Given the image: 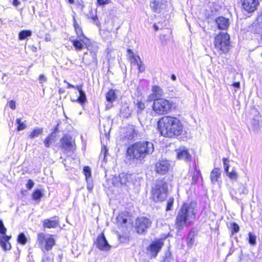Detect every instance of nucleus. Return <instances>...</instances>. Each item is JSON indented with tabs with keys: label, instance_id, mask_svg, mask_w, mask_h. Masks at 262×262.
I'll return each mask as SVG.
<instances>
[{
	"label": "nucleus",
	"instance_id": "f257e3e1",
	"mask_svg": "<svg viewBox=\"0 0 262 262\" xmlns=\"http://www.w3.org/2000/svg\"><path fill=\"white\" fill-rule=\"evenodd\" d=\"M158 127L162 136L169 138L180 135L183 128L181 121L176 117L171 116L162 117L158 121Z\"/></svg>",
	"mask_w": 262,
	"mask_h": 262
},
{
	"label": "nucleus",
	"instance_id": "2f4dec72",
	"mask_svg": "<svg viewBox=\"0 0 262 262\" xmlns=\"http://www.w3.org/2000/svg\"><path fill=\"white\" fill-rule=\"evenodd\" d=\"M31 35L32 32L30 30H24L19 33L18 38L20 40H24Z\"/></svg>",
	"mask_w": 262,
	"mask_h": 262
},
{
	"label": "nucleus",
	"instance_id": "3c124183",
	"mask_svg": "<svg viewBox=\"0 0 262 262\" xmlns=\"http://www.w3.org/2000/svg\"><path fill=\"white\" fill-rule=\"evenodd\" d=\"M86 182H87V188L90 191H91L93 188V185L91 179H89L88 180H86Z\"/></svg>",
	"mask_w": 262,
	"mask_h": 262
},
{
	"label": "nucleus",
	"instance_id": "603ef678",
	"mask_svg": "<svg viewBox=\"0 0 262 262\" xmlns=\"http://www.w3.org/2000/svg\"><path fill=\"white\" fill-rule=\"evenodd\" d=\"M171 253H167L163 260L161 262H171Z\"/></svg>",
	"mask_w": 262,
	"mask_h": 262
},
{
	"label": "nucleus",
	"instance_id": "4d7b16f0",
	"mask_svg": "<svg viewBox=\"0 0 262 262\" xmlns=\"http://www.w3.org/2000/svg\"><path fill=\"white\" fill-rule=\"evenodd\" d=\"M39 82L40 83H42L44 82H46L47 81V78L45 77L43 75H40L38 79Z\"/></svg>",
	"mask_w": 262,
	"mask_h": 262
},
{
	"label": "nucleus",
	"instance_id": "20e7f679",
	"mask_svg": "<svg viewBox=\"0 0 262 262\" xmlns=\"http://www.w3.org/2000/svg\"><path fill=\"white\" fill-rule=\"evenodd\" d=\"M82 41L84 45L86 46L89 53L92 55V58H89V53L85 52L82 59L83 62L88 65L94 63L95 66H97L98 63L97 54L99 49L98 45L96 42H91L88 38H85V40H82Z\"/></svg>",
	"mask_w": 262,
	"mask_h": 262
},
{
	"label": "nucleus",
	"instance_id": "4468645a",
	"mask_svg": "<svg viewBox=\"0 0 262 262\" xmlns=\"http://www.w3.org/2000/svg\"><path fill=\"white\" fill-rule=\"evenodd\" d=\"M96 244L97 247L102 251H107L111 248L103 234L97 237Z\"/></svg>",
	"mask_w": 262,
	"mask_h": 262
},
{
	"label": "nucleus",
	"instance_id": "9d476101",
	"mask_svg": "<svg viewBox=\"0 0 262 262\" xmlns=\"http://www.w3.org/2000/svg\"><path fill=\"white\" fill-rule=\"evenodd\" d=\"M170 167V163L166 160H159L155 165V170L160 174H166Z\"/></svg>",
	"mask_w": 262,
	"mask_h": 262
},
{
	"label": "nucleus",
	"instance_id": "ddd939ff",
	"mask_svg": "<svg viewBox=\"0 0 262 262\" xmlns=\"http://www.w3.org/2000/svg\"><path fill=\"white\" fill-rule=\"evenodd\" d=\"M61 147L64 150L70 151L73 148V139L72 138L68 135H64L60 139Z\"/></svg>",
	"mask_w": 262,
	"mask_h": 262
},
{
	"label": "nucleus",
	"instance_id": "4c0bfd02",
	"mask_svg": "<svg viewBox=\"0 0 262 262\" xmlns=\"http://www.w3.org/2000/svg\"><path fill=\"white\" fill-rule=\"evenodd\" d=\"M16 123L18 125L17 127V130L18 131L22 130L26 128V124L22 122L20 118L16 119Z\"/></svg>",
	"mask_w": 262,
	"mask_h": 262
},
{
	"label": "nucleus",
	"instance_id": "423d86ee",
	"mask_svg": "<svg viewBox=\"0 0 262 262\" xmlns=\"http://www.w3.org/2000/svg\"><path fill=\"white\" fill-rule=\"evenodd\" d=\"M168 185L163 180H159L152 189V196L155 202H162L167 196Z\"/></svg>",
	"mask_w": 262,
	"mask_h": 262
},
{
	"label": "nucleus",
	"instance_id": "7ed1b4c3",
	"mask_svg": "<svg viewBox=\"0 0 262 262\" xmlns=\"http://www.w3.org/2000/svg\"><path fill=\"white\" fill-rule=\"evenodd\" d=\"M154 150V147L151 142L140 141L128 147L127 154L134 159L142 161L147 155L151 154Z\"/></svg>",
	"mask_w": 262,
	"mask_h": 262
},
{
	"label": "nucleus",
	"instance_id": "338daca9",
	"mask_svg": "<svg viewBox=\"0 0 262 262\" xmlns=\"http://www.w3.org/2000/svg\"><path fill=\"white\" fill-rule=\"evenodd\" d=\"M127 51L129 55H132V56H133L134 53L131 49H128Z\"/></svg>",
	"mask_w": 262,
	"mask_h": 262
},
{
	"label": "nucleus",
	"instance_id": "f03ea898",
	"mask_svg": "<svg viewBox=\"0 0 262 262\" xmlns=\"http://www.w3.org/2000/svg\"><path fill=\"white\" fill-rule=\"evenodd\" d=\"M195 203H184L178 212L176 219V228L180 231L185 226L188 227L192 223L196 213Z\"/></svg>",
	"mask_w": 262,
	"mask_h": 262
},
{
	"label": "nucleus",
	"instance_id": "ea45409f",
	"mask_svg": "<svg viewBox=\"0 0 262 262\" xmlns=\"http://www.w3.org/2000/svg\"><path fill=\"white\" fill-rule=\"evenodd\" d=\"M230 229L231 235H233L239 231V227L236 223H232L230 224Z\"/></svg>",
	"mask_w": 262,
	"mask_h": 262
},
{
	"label": "nucleus",
	"instance_id": "f8f14e48",
	"mask_svg": "<svg viewBox=\"0 0 262 262\" xmlns=\"http://www.w3.org/2000/svg\"><path fill=\"white\" fill-rule=\"evenodd\" d=\"M163 246V243L160 240L156 241L150 244L147 250L152 257H155Z\"/></svg>",
	"mask_w": 262,
	"mask_h": 262
},
{
	"label": "nucleus",
	"instance_id": "6e6552de",
	"mask_svg": "<svg viewBox=\"0 0 262 262\" xmlns=\"http://www.w3.org/2000/svg\"><path fill=\"white\" fill-rule=\"evenodd\" d=\"M37 243L41 250L45 252V251L52 250L55 245V240L53 235L39 233L37 234Z\"/></svg>",
	"mask_w": 262,
	"mask_h": 262
},
{
	"label": "nucleus",
	"instance_id": "c9c22d12",
	"mask_svg": "<svg viewBox=\"0 0 262 262\" xmlns=\"http://www.w3.org/2000/svg\"><path fill=\"white\" fill-rule=\"evenodd\" d=\"M17 242L23 245H25L27 242V238L24 233L19 234L17 237Z\"/></svg>",
	"mask_w": 262,
	"mask_h": 262
},
{
	"label": "nucleus",
	"instance_id": "5701e85b",
	"mask_svg": "<svg viewBox=\"0 0 262 262\" xmlns=\"http://www.w3.org/2000/svg\"><path fill=\"white\" fill-rule=\"evenodd\" d=\"M58 225V221L56 220L46 219L43 222V226L46 228H54Z\"/></svg>",
	"mask_w": 262,
	"mask_h": 262
},
{
	"label": "nucleus",
	"instance_id": "2eb2a0df",
	"mask_svg": "<svg viewBox=\"0 0 262 262\" xmlns=\"http://www.w3.org/2000/svg\"><path fill=\"white\" fill-rule=\"evenodd\" d=\"M166 3L165 0H152L150 7L155 11L160 12L166 8Z\"/></svg>",
	"mask_w": 262,
	"mask_h": 262
},
{
	"label": "nucleus",
	"instance_id": "864d4df0",
	"mask_svg": "<svg viewBox=\"0 0 262 262\" xmlns=\"http://www.w3.org/2000/svg\"><path fill=\"white\" fill-rule=\"evenodd\" d=\"M34 185V183L33 181L32 180L29 179L28 181L27 184L26 185V187L29 190H30L33 188Z\"/></svg>",
	"mask_w": 262,
	"mask_h": 262
},
{
	"label": "nucleus",
	"instance_id": "6e6d98bb",
	"mask_svg": "<svg viewBox=\"0 0 262 262\" xmlns=\"http://www.w3.org/2000/svg\"><path fill=\"white\" fill-rule=\"evenodd\" d=\"M9 105L12 110H15L16 108L15 102L13 100H11L9 102Z\"/></svg>",
	"mask_w": 262,
	"mask_h": 262
},
{
	"label": "nucleus",
	"instance_id": "bf43d9fd",
	"mask_svg": "<svg viewBox=\"0 0 262 262\" xmlns=\"http://www.w3.org/2000/svg\"><path fill=\"white\" fill-rule=\"evenodd\" d=\"M12 4L14 6L17 7L19 5L20 2L18 0H13Z\"/></svg>",
	"mask_w": 262,
	"mask_h": 262
},
{
	"label": "nucleus",
	"instance_id": "0eeeda50",
	"mask_svg": "<svg viewBox=\"0 0 262 262\" xmlns=\"http://www.w3.org/2000/svg\"><path fill=\"white\" fill-rule=\"evenodd\" d=\"M214 44L220 54L227 53L231 47L230 36L227 33H220L214 38Z\"/></svg>",
	"mask_w": 262,
	"mask_h": 262
},
{
	"label": "nucleus",
	"instance_id": "58836bf2",
	"mask_svg": "<svg viewBox=\"0 0 262 262\" xmlns=\"http://www.w3.org/2000/svg\"><path fill=\"white\" fill-rule=\"evenodd\" d=\"M77 35L78 37L79 38L80 40H85V38H86L83 34L82 29L80 27H76V29H75Z\"/></svg>",
	"mask_w": 262,
	"mask_h": 262
},
{
	"label": "nucleus",
	"instance_id": "72a5a7b5",
	"mask_svg": "<svg viewBox=\"0 0 262 262\" xmlns=\"http://www.w3.org/2000/svg\"><path fill=\"white\" fill-rule=\"evenodd\" d=\"M43 193L40 189H36L32 194V198L35 201H39Z\"/></svg>",
	"mask_w": 262,
	"mask_h": 262
},
{
	"label": "nucleus",
	"instance_id": "f704fd0d",
	"mask_svg": "<svg viewBox=\"0 0 262 262\" xmlns=\"http://www.w3.org/2000/svg\"><path fill=\"white\" fill-rule=\"evenodd\" d=\"M226 174L232 180L236 181L238 178L237 173L234 168L231 171H229L228 172H227Z\"/></svg>",
	"mask_w": 262,
	"mask_h": 262
},
{
	"label": "nucleus",
	"instance_id": "49530a36",
	"mask_svg": "<svg viewBox=\"0 0 262 262\" xmlns=\"http://www.w3.org/2000/svg\"><path fill=\"white\" fill-rule=\"evenodd\" d=\"M223 163H224V170L226 173L227 172H228V171H229V161L226 158H223Z\"/></svg>",
	"mask_w": 262,
	"mask_h": 262
},
{
	"label": "nucleus",
	"instance_id": "aec40b11",
	"mask_svg": "<svg viewBox=\"0 0 262 262\" xmlns=\"http://www.w3.org/2000/svg\"><path fill=\"white\" fill-rule=\"evenodd\" d=\"M134 178L135 177L132 174L121 173L118 178L121 185H126L127 183H132Z\"/></svg>",
	"mask_w": 262,
	"mask_h": 262
},
{
	"label": "nucleus",
	"instance_id": "a211bd4d",
	"mask_svg": "<svg viewBox=\"0 0 262 262\" xmlns=\"http://www.w3.org/2000/svg\"><path fill=\"white\" fill-rule=\"evenodd\" d=\"M177 158L186 162H189L191 160V156L188 150L185 148L179 149L177 150Z\"/></svg>",
	"mask_w": 262,
	"mask_h": 262
},
{
	"label": "nucleus",
	"instance_id": "0e129e2a",
	"mask_svg": "<svg viewBox=\"0 0 262 262\" xmlns=\"http://www.w3.org/2000/svg\"><path fill=\"white\" fill-rule=\"evenodd\" d=\"M91 18L94 21H96L98 20V18L96 15H93L91 16Z\"/></svg>",
	"mask_w": 262,
	"mask_h": 262
},
{
	"label": "nucleus",
	"instance_id": "bb28decb",
	"mask_svg": "<svg viewBox=\"0 0 262 262\" xmlns=\"http://www.w3.org/2000/svg\"><path fill=\"white\" fill-rule=\"evenodd\" d=\"M131 114V111L127 105H122L120 108V115L123 118H128Z\"/></svg>",
	"mask_w": 262,
	"mask_h": 262
},
{
	"label": "nucleus",
	"instance_id": "cd10ccee",
	"mask_svg": "<svg viewBox=\"0 0 262 262\" xmlns=\"http://www.w3.org/2000/svg\"><path fill=\"white\" fill-rule=\"evenodd\" d=\"M201 176V171L195 165L194 167V171L192 177V184H196L198 183V180Z\"/></svg>",
	"mask_w": 262,
	"mask_h": 262
},
{
	"label": "nucleus",
	"instance_id": "39448f33",
	"mask_svg": "<svg viewBox=\"0 0 262 262\" xmlns=\"http://www.w3.org/2000/svg\"><path fill=\"white\" fill-rule=\"evenodd\" d=\"M172 101L163 98H157L154 100L152 110L158 115H164L169 113L173 107Z\"/></svg>",
	"mask_w": 262,
	"mask_h": 262
},
{
	"label": "nucleus",
	"instance_id": "052dcab7",
	"mask_svg": "<svg viewBox=\"0 0 262 262\" xmlns=\"http://www.w3.org/2000/svg\"><path fill=\"white\" fill-rule=\"evenodd\" d=\"M113 102H108L106 104V108L107 110H110L113 106Z\"/></svg>",
	"mask_w": 262,
	"mask_h": 262
},
{
	"label": "nucleus",
	"instance_id": "4be33fe9",
	"mask_svg": "<svg viewBox=\"0 0 262 262\" xmlns=\"http://www.w3.org/2000/svg\"><path fill=\"white\" fill-rule=\"evenodd\" d=\"M152 94L151 97L154 100L157 98H161L163 95V90L159 86L155 85L152 88Z\"/></svg>",
	"mask_w": 262,
	"mask_h": 262
},
{
	"label": "nucleus",
	"instance_id": "412c9836",
	"mask_svg": "<svg viewBox=\"0 0 262 262\" xmlns=\"http://www.w3.org/2000/svg\"><path fill=\"white\" fill-rule=\"evenodd\" d=\"M198 232L194 228L191 229L186 238V244L187 247H191L195 241V237L197 235Z\"/></svg>",
	"mask_w": 262,
	"mask_h": 262
},
{
	"label": "nucleus",
	"instance_id": "79ce46f5",
	"mask_svg": "<svg viewBox=\"0 0 262 262\" xmlns=\"http://www.w3.org/2000/svg\"><path fill=\"white\" fill-rule=\"evenodd\" d=\"M83 173L85 175L86 180L91 179V170L89 166H84L83 169Z\"/></svg>",
	"mask_w": 262,
	"mask_h": 262
},
{
	"label": "nucleus",
	"instance_id": "e2e57ef3",
	"mask_svg": "<svg viewBox=\"0 0 262 262\" xmlns=\"http://www.w3.org/2000/svg\"><path fill=\"white\" fill-rule=\"evenodd\" d=\"M232 85L233 87H234L235 88H239L240 86V83L239 82H234L232 84Z\"/></svg>",
	"mask_w": 262,
	"mask_h": 262
},
{
	"label": "nucleus",
	"instance_id": "393cba45",
	"mask_svg": "<svg viewBox=\"0 0 262 262\" xmlns=\"http://www.w3.org/2000/svg\"><path fill=\"white\" fill-rule=\"evenodd\" d=\"M136 135H137V133L135 129L134 126H130L128 128L124 137L128 140H131L134 138Z\"/></svg>",
	"mask_w": 262,
	"mask_h": 262
},
{
	"label": "nucleus",
	"instance_id": "c03bdc74",
	"mask_svg": "<svg viewBox=\"0 0 262 262\" xmlns=\"http://www.w3.org/2000/svg\"><path fill=\"white\" fill-rule=\"evenodd\" d=\"M137 58L139 60H140L139 56H137ZM135 60L137 62V64L138 66V68L139 70L140 71V72H143L145 70V67H144V65L143 64L141 60H140L139 62H138L136 59H135Z\"/></svg>",
	"mask_w": 262,
	"mask_h": 262
},
{
	"label": "nucleus",
	"instance_id": "b1692460",
	"mask_svg": "<svg viewBox=\"0 0 262 262\" xmlns=\"http://www.w3.org/2000/svg\"><path fill=\"white\" fill-rule=\"evenodd\" d=\"M221 176L220 170L219 168H214L212 170L210 174V179L213 184L216 183L218 181V179Z\"/></svg>",
	"mask_w": 262,
	"mask_h": 262
},
{
	"label": "nucleus",
	"instance_id": "8fccbe9b",
	"mask_svg": "<svg viewBox=\"0 0 262 262\" xmlns=\"http://www.w3.org/2000/svg\"><path fill=\"white\" fill-rule=\"evenodd\" d=\"M53 258L49 257L48 254L45 253L42 257V262H53Z\"/></svg>",
	"mask_w": 262,
	"mask_h": 262
},
{
	"label": "nucleus",
	"instance_id": "69168bd1",
	"mask_svg": "<svg viewBox=\"0 0 262 262\" xmlns=\"http://www.w3.org/2000/svg\"><path fill=\"white\" fill-rule=\"evenodd\" d=\"M171 79L173 81H175L177 79L176 76L174 74H172L171 75Z\"/></svg>",
	"mask_w": 262,
	"mask_h": 262
},
{
	"label": "nucleus",
	"instance_id": "473e14b6",
	"mask_svg": "<svg viewBox=\"0 0 262 262\" xmlns=\"http://www.w3.org/2000/svg\"><path fill=\"white\" fill-rule=\"evenodd\" d=\"M73 101H77L80 104H84L86 101V97L85 92L83 91L79 93V96L76 100H73Z\"/></svg>",
	"mask_w": 262,
	"mask_h": 262
},
{
	"label": "nucleus",
	"instance_id": "774afa93",
	"mask_svg": "<svg viewBox=\"0 0 262 262\" xmlns=\"http://www.w3.org/2000/svg\"><path fill=\"white\" fill-rule=\"evenodd\" d=\"M154 28L155 31H158L159 29L158 26L156 24H155L154 25Z\"/></svg>",
	"mask_w": 262,
	"mask_h": 262
},
{
	"label": "nucleus",
	"instance_id": "a878e982",
	"mask_svg": "<svg viewBox=\"0 0 262 262\" xmlns=\"http://www.w3.org/2000/svg\"><path fill=\"white\" fill-rule=\"evenodd\" d=\"M106 99L108 102H113L117 99L115 91L111 89L106 94Z\"/></svg>",
	"mask_w": 262,
	"mask_h": 262
},
{
	"label": "nucleus",
	"instance_id": "6ab92c4d",
	"mask_svg": "<svg viewBox=\"0 0 262 262\" xmlns=\"http://www.w3.org/2000/svg\"><path fill=\"white\" fill-rule=\"evenodd\" d=\"M252 29L256 27L255 32L256 33H259L262 31V9L257 13V16L256 22L252 25Z\"/></svg>",
	"mask_w": 262,
	"mask_h": 262
},
{
	"label": "nucleus",
	"instance_id": "9b49d317",
	"mask_svg": "<svg viewBox=\"0 0 262 262\" xmlns=\"http://www.w3.org/2000/svg\"><path fill=\"white\" fill-rule=\"evenodd\" d=\"M243 9L249 13L255 11L259 5L258 0H241Z\"/></svg>",
	"mask_w": 262,
	"mask_h": 262
},
{
	"label": "nucleus",
	"instance_id": "c85d7f7f",
	"mask_svg": "<svg viewBox=\"0 0 262 262\" xmlns=\"http://www.w3.org/2000/svg\"><path fill=\"white\" fill-rule=\"evenodd\" d=\"M43 129L42 128L36 127L30 133L29 136L30 139H33L42 134Z\"/></svg>",
	"mask_w": 262,
	"mask_h": 262
},
{
	"label": "nucleus",
	"instance_id": "09e8293b",
	"mask_svg": "<svg viewBox=\"0 0 262 262\" xmlns=\"http://www.w3.org/2000/svg\"><path fill=\"white\" fill-rule=\"evenodd\" d=\"M260 123V122L259 120H256L255 118L253 119L252 121V124L255 130H257L259 128Z\"/></svg>",
	"mask_w": 262,
	"mask_h": 262
},
{
	"label": "nucleus",
	"instance_id": "13d9d810",
	"mask_svg": "<svg viewBox=\"0 0 262 262\" xmlns=\"http://www.w3.org/2000/svg\"><path fill=\"white\" fill-rule=\"evenodd\" d=\"M63 82L64 83H66L67 84H68V86H67V88L69 89V88H75V86L72 85V84L69 83L66 80H64L63 81Z\"/></svg>",
	"mask_w": 262,
	"mask_h": 262
},
{
	"label": "nucleus",
	"instance_id": "de8ad7c7",
	"mask_svg": "<svg viewBox=\"0 0 262 262\" xmlns=\"http://www.w3.org/2000/svg\"><path fill=\"white\" fill-rule=\"evenodd\" d=\"M7 231L6 228L5 227L3 222L0 220V233L3 235H5Z\"/></svg>",
	"mask_w": 262,
	"mask_h": 262
},
{
	"label": "nucleus",
	"instance_id": "1a4fd4ad",
	"mask_svg": "<svg viewBox=\"0 0 262 262\" xmlns=\"http://www.w3.org/2000/svg\"><path fill=\"white\" fill-rule=\"evenodd\" d=\"M151 221L145 217H139L136 222L137 232L139 234H142L146 232V230L151 225Z\"/></svg>",
	"mask_w": 262,
	"mask_h": 262
},
{
	"label": "nucleus",
	"instance_id": "e433bc0d",
	"mask_svg": "<svg viewBox=\"0 0 262 262\" xmlns=\"http://www.w3.org/2000/svg\"><path fill=\"white\" fill-rule=\"evenodd\" d=\"M53 137V134H50L45 139L43 142L46 147H49L52 143V140Z\"/></svg>",
	"mask_w": 262,
	"mask_h": 262
},
{
	"label": "nucleus",
	"instance_id": "37998d69",
	"mask_svg": "<svg viewBox=\"0 0 262 262\" xmlns=\"http://www.w3.org/2000/svg\"><path fill=\"white\" fill-rule=\"evenodd\" d=\"M248 236L249 243L251 245H255L256 244V236L252 232H249Z\"/></svg>",
	"mask_w": 262,
	"mask_h": 262
},
{
	"label": "nucleus",
	"instance_id": "dca6fc26",
	"mask_svg": "<svg viewBox=\"0 0 262 262\" xmlns=\"http://www.w3.org/2000/svg\"><path fill=\"white\" fill-rule=\"evenodd\" d=\"M215 23L220 30H226L229 26V19L223 16L216 18Z\"/></svg>",
	"mask_w": 262,
	"mask_h": 262
},
{
	"label": "nucleus",
	"instance_id": "a18cd8bd",
	"mask_svg": "<svg viewBox=\"0 0 262 262\" xmlns=\"http://www.w3.org/2000/svg\"><path fill=\"white\" fill-rule=\"evenodd\" d=\"M174 202V199L173 198H170L168 199L167 203L166 210L167 211H169L171 209L173 204Z\"/></svg>",
	"mask_w": 262,
	"mask_h": 262
},
{
	"label": "nucleus",
	"instance_id": "680f3d73",
	"mask_svg": "<svg viewBox=\"0 0 262 262\" xmlns=\"http://www.w3.org/2000/svg\"><path fill=\"white\" fill-rule=\"evenodd\" d=\"M74 89H76L78 91L79 93L83 92V91L82 90L81 85H77Z\"/></svg>",
	"mask_w": 262,
	"mask_h": 262
},
{
	"label": "nucleus",
	"instance_id": "5fc2aeb1",
	"mask_svg": "<svg viewBox=\"0 0 262 262\" xmlns=\"http://www.w3.org/2000/svg\"><path fill=\"white\" fill-rule=\"evenodd\" d=\"M97 1L100 6H104L109 3V0H97Z\"/></svg>",
	"mask_w": 262,
	"mask_h": 262
},
{
	"label": "nucleus",
	"instance_id": "a19ab883",
	"mask_svg": "<svg viewBox=\"0 0 262 262\" xmlns=\"http://www.w3.org/2000/svg\"><path fill=\"white\" fill-rule=\"evenodd\" d=\"M137 112L138 114H140L144 110L145 106L144 103L140 101H138L136 103Z\"/></svg>",
	"mask_w": 262,
	"mask_h": 262
},
{
	"label": "nucleus",
	"instance_id": "c756f323",
	"mask_svg": "<svg viewBox=\"0 0 262 262\" xmlns=\"http://www.w3.org/2000/svg\"><path fill=\"white\" fill-rule=\"evenodd\" d=\"M71 41L76 50L80 51L83 49L84 44L80 39H72Z\"/></svg>",
	"mask_w": 262,
	"mask_h": 262
},
{
	"label": "nucleus",
	"instance_id": "7c9ffc66",
	"mask_svg": "<svg viewBox=\"0 0 262 262\" xmlns=\"http://www.w3.org/2000/svg\"><path fill=\"white\" fill-rule=\"evenodd\" d=\"M116 221L118 224L122 225L125 224L127 222V219L126 215L124 213H121L118 215L116 217Z\"/></svg>",
	"mask_w": 262,
	"mask_h": 262
},
{
	"label": "nucleus",
	"instance_id": "f3484780",
	"mask_svg": "<svg viewBox=\"0 0 262 262\" xmlns=\"http://www.w3.org/2000/svg\"><path fill=\"white\" fill-rule=\"evenodd\" d=\"M11 238V236H8L6 234L0 236V245L4 251L10 250L11 246L9 243V240Z\"/></svg>",
	"mask_w": 262,
	"mask_h": 262
}]
</instances>
